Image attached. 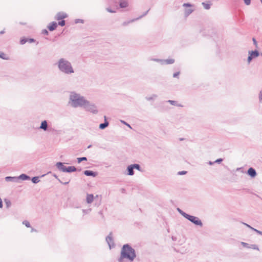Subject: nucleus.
<instances>
[{
  "mask_svg": "<svg viewBox=\"0 0 262 262\" xmlns=\"http://www.w3.org/2000/svg\"><path fill=\"white\" fill-rule=\"evenodd\" d=\"M136 257L135 250L129 244L124 245L121 250L120 256L118 259V262H124V259L129 261H134Z\"/></svg>",
  "mask_w": 262,
  "mask_h": 262,
  "instance_id": "obj_1",
  "label": "nucleus"
},
{
  "mask_svg": "<svg viewBox=\"0 0 262 262\" xmlns=\"http://www.w3.org/2000/svg\"><path fill=\"white\" fill-rule=\"evenodd\" d=\"M58 70L66 75H71L74 73V69L70 61L64 58H59L56 63Z\"/></svg>",
  "mask_w": 262,
  "mask_h": 262,
  "instance_id": "obj_2",
  "label": "nucleus"
},
{
  "mask_svg": "<svg viewBox=\"0 0 262 262\" xmlns=\"http://www.w3.org/2000/svg\"><path fill=\"white\" fill-rule=\"evenodd\" d=\"M70 103L73 107H83L86 103L85 98L75 92H71L69 96Z\"/></svg>",
  "mask_w": 262,
  "mask_h": 262,
  "instance_id": "obj_3",
  "label": "nucleus"
},
{
  "mask_svg": "<svg viewBox=\"0 0 262 262\" xmlns=\"http://www.w3.org/2000/svg\"><path fill=\"white\" fill-rule=\"evenodd\" d=\"M56 166L60 171L66 172H72L77 170L75 166H71L66 167L64 165L63 163L60 162H57L56 164Z\"/></svg>",
  "mask_w": 262,
  "mask_h": 262,
  "instance_id": "obj_4",
  "label": "nucleus"
},
{
  "mask_svg": "<svg viewBox=\"0 0 262 262\" xmlns=\"http://www.w3.org/2000/svg\"><path fill=\"white\" fill-rule=\"evenodd\" d=\"M83 108H84L85 111L91 112L94 114H97L98 112L97 106L95 104L90 102L88 100H86V103L84 105Z\"/></svg>",
  "mask_w": 262,
  "mask_h": 262,
  "instance_id": "obj_5",
  "label": "nucleus"
},
{
  "mask_svg": "<svg viewBox=\"0 0 262 262\" xmlns=\"http://www.w3.org/2000/svg\"><path fill=\"white\" fill-rule=\"evenodd\" d=\"M185 219H187L188 221H189L190 222L192 223L193 224H194L195 226H198L200 227H203V223L201 221V220L197 216L191 215L189 214H188L186 215Z\"/></svg>",
  "mask_w": 262,
  "mask_h": 262,
  "instance_id": "obj_6",
  "label": "nucleus"
},
{
  "mask_svg": "<svg viewBox=\"0 0 262 262\" xmlns=\"http://www.w3.org/2000/svg\"><path fill=\"white\" fill-rule=\"evenodd\" d=\"M259 55V52L257 50L254 51H248V57L247 58V63L250 64L251 61L258 57Z\"/></svg>",
  "mask_w": 262,
  "mask_h": 262,
  "instance_id": "obj_7",
  "label": "nucleus"
},
{
  "mask_svg": "<svg viewBox=\"0 0 262 262\" xmlns=\"http://www.w3.org/2000/svg\"><path fill=\"white\" fill-rule=\"evenodd\" d=\"M106 241L110 247V249H112V248L114 247L115 244L113 238V234L112 232H111L108 234V235L106 237Z\"/></svg>",
  "mask_w": 262,
  "mask_h": 262,
  "instance_id": "obj_8",
  "label": "nucleus"
},
{
  "mask_svg": "<svg viewBox=\"0 0 262 262\" xmlns=\"http://www.w3.org/2000/svg\"><path fill=\"white\" fill-rule=\"evenodd\" d=\"M149 9L147 11H146L143 15H141L139 17H137L136 18H134V19H131V20H128V21H124L122 23V26H127L128 24H129L130 23H133V22H134V21H135L136 20H137L141 18L142 17L145 16V15H146L147 14L148 12H149Z\"/></svg>",
  "mask_w": 262,
  "mask_h": 262,
  "instance_id": "obj_9",
  "label": "nucleus"
},
{
  "mask_svg": "<svg viewBox=\"0 0 262 262\" xmlns=\"http://www.w3.org/2000/svg\"><path fill=\"white\" fill-rule=\"evenodd\" d=\"M68 17V14L63 12H60L57 13L55 18L57 20L63 19Z\"/></svg>",
  "mask_w": 262,
  "mask_h": 262,
  "instance_id": "obj_10",
  "label": "nucleus"
},
{
  "mask_svg": "<svg viewBox=\"0 0 262 262\" xmlns=\"http://www.w3.org/2000/svg\"><path fill=\"white\" fill-rule=\"evenodd\" d=\"M57 25H58V24L56 22L52 21L51 23H50L49 24V25L48 26V29L50 31H53L56 29V28L57 27Z\"/></svg>",
  "mask_w": 262,
  "mask_h": 262,
  "instance_id": "obj_11",
  "label": "nucleus"
},
{
  "mask_svg": "<svg viewBox=\"0 0 262 262\" xmlns=\"http://www.w3.org/2000/svg\"><path fill=\"white\" fill-rule=\"evenodd\" d=\"M134 167L132 164L128 165L126 168V174L128 176H133L134 174Z\"/></svg>",
  "mask_w": 262,
  "mask_h": 262,
  "instance_id": "obj_12",
  "label": "nucleus"
},
{
  "mask_svg": "<svg viewBox=\"0 0 262 262\" xmlns=\"http://www.w3.org/2000/svg\"><path fill=\"white\" fill-rule=\"evenodd\" d=\"M247 173L252 178H254L256 176V170L252 167H250L248 169Z\"/></svg>",
  "mask_w": 262,
  "mask_h": 262,
  "instance_id": "obj_13",
  "label": "nucleus"
},
{
  "mask_svg": "<svg viewBox=\"0 0 262 262\" xmlns=\"http://www.w3.org/2000/svg\"><path fill=\"white\" fill-rule=\"evenodd\" d=\"M35 41V40L33 38H24L20 39V43L21 45H24L27 42H29V43H32Z\"/></svg>",
  "mask_w": 262,
  "mask_h": 262,
  "instance_id": "obj_14",
  "label": "nucleus"
},
{
  "mask_svg": "<svg viewBox=\"0 0 262 262\" xmlns=\"http://www.w3.org/2000/svg\"><path fill=\"white\" fill-rule=\"evenodd\" d=\"M119 6L121 8H125L128 6V3L127 0H120Z\"/></svg>",
  "mask_w": 262,
  "mask_h": 262,
  "instance_id": "obj_15",
  "label": "nucleus"
},
{
  "mask_svg": "<svg viewBox=\"0 0 262 262\" xmlns=\"http://www.w3.org/2000/svg\"><path fill=\"white\" fill-rule=\"evenodd\" d=\"M39 128L46 131L48 129V123L46 120H44L41 122V124L39 126Z\"/></svg>",
  "mask_w": 262,
  "mask_h": 262,
  "instance_id": "obj_16",
  "label": "nucleus"
},
{
  "mask_svg": "<svg viewBox=\"0 0 262 262\" xmlns=\"http://www.w3.org/2000/svg\"><path fill=\"white\" fill-rule=\"evenodd\" d=\"M83 173L86 176H92L93 177H95L97 176L96 172L91 170H85Z\"/></svg>",
  "mask_w": 262,
  "mask_h": 262,
  "instance_id": "obj_17",
  "label": "nucleus"
},
{
  "mask_svg": "<svg viewBox=\"0 0 262 262\" xmlns=\"http://www.w3.org/2000/svg\"><path fill=\"white\" fill-rule=\"evenodd\" d=\"M175 60L174 59L169 58L167 59H163L162 65L164 64H171L174 62Z\"/></svg>",
  "mask_w": 262,
  "mask_h": 262,
  "instance_id": "obj_18",
  "label": "nucleus"
},
{
  "mask_svg": "<svg viewBox=\"0 0 262 262\" xmlns=\"http://www.w3.org/2000/svg\"><path fill=\"white\" fill-rule=\"evenodd\" d=\"M86 200L87 203H92L94 200V195L92 194H88L86 195Z\"/></svg>",
  "mask_w": 262,
  "mask_h": 262,
  "instance_id": "obj_19",
  "label": "nucleus"
},
{
  "mask_svg": "<svg viewBox=\"0 0 262 262\" xmlns=\"http://www.w3.org/2000/svg\"><path fill=\"white\" fill-rule=\"evenodd\" d=\"M194 11V9L191 8L186 9L185 10V16L188 17L190 14Z\"/></svg>",
  "mask_w": 262,
  "mask_h": 262,
  "instance_id": "obj_20",
  "label": "nucleus"
},
{
  "mask_svg": "<svg viewBox=\"0 0 262 262\" xmlns=\"http://www.w3.org/2000/svg\"><path fill=\"white\" fill-rule=\"evenodd\" d=\"M109 123L106 120V118L105 117V122L103 123H101L99 125V128L101 129H103L105 128H106L107 126H108Z\"/></svg>",
  "mask_w": 262,
  "mask_h": 262,
  "instance_id": "obj_21",
  "label": "nucleus"
},
{
  "mask_svg": "<svg viewBox=\"0 0 262 262\" xmlns=\"http://www.w3.org/2000/svg\"><path fill=\"white\" fill-rule=\"evenodd\" d=\"M167 102L169 103L170 104L174 105V106H177L179 107H183V105L181 104H179L177 101L174 100H168Z\"/></svg>",
  "mask_w": 262,
  "mask_h": 262,
  "instance_id": "obj_22",
  "label": "nucleus"
},
{
  "mask_svg": "<svg viewBox=\"0 0 262 262\" xmlns=\"http://www.w3.org/2000/svg\"><path fill=\"white\" fill-rule=\"evenodd\" d=\"M17 178L23 180H29L30 179V177L26 174H21Z\"/></svg>",
  "mask_w": 262,
  "mask_h": 262,
  "instance_id": "obj_23",
  "label": "nucleus"
},
{
  "mask_svg": "<svg viewBox=\"0 0 262 262\" xmlns=\"http://www.w3.org/2000/svg\"><path fill=\"white\" fill-rule=\"evenodd\" d=\"M5 180L7 182L9 181H16L17 180H18L17 177H6L5 178Z\"/></svg>",
  "mask_w": 262,
  "mask_h": 262,
  "instance_id": "obj_24",
  "label": "nucleus"
},
{
  "mask_svg": "<svg viewBox=\"0 0 262 262\" xmlns=\"http://www.w3.org/2000/svg\"><path fill=\"white\" fill-rule=\"evenodd\" d=\"M4 202L5 203L6 207L7 208H9V207H11L12 204H11V202L10 200L8 199H5L4 200Z\"/></svg>",
  "mask_w": 262,
  "mask_h": 262,
  "instance_id": "obj_25",
  "label": "nucleus"
},
{
  "mask_svg": "<svg viewBox=\"0 0 262 262\" xmlns=\"http://www.w3.org/2000/svg\"><path fill=\"white\" fill-rule=\"evenodd\" d=\"M157 97V95L156 94H152L151 96L146 97L145 99L147 101H151L155 99Z\"/></svg>",
  "mask_w": 262,
  "mask_h": 262,
  "instance_id": "obj_26",
  "label": "nucleus"
},
{
  "mask_svg": "<svg viewBox=\"0 0 262 262\" xmlns=\"http://www.w3.org/2000/svg\"><path fill=\"white\" fill-rule=\"evenodd\" d=\"M202 5L203 6L204 9L206 10H209L210 8L211 4L210 3L203 2L202 3Z\"/></svg>",
  "mask_w": 262,
  "mask_h": 262,
  "instance_id": "obj_27",
  "label": "nucleus"
},
{
  "mask_svg": "<svg viewBox=\"0 0 262 262\" xmlns=\"http://www.w3.org/2000/svg\"><path fill=\"white\" fill-rule=\"evenodd\" d=\"M133 167H134V169H137L140 171H141L142 170H141V166L139 164H132Z\"/></svg>",
  "mask_w": 262,
  "mask_h": 262,
  "instance_id": "obj_28",
  "label": "nucleus"
},
{
  "mask_svg": "<svg viewBox=\"0 0 262 262\" xmlns=\"http://www.w3.org/2000/svg\"><path fill=\"white\" fill-rule=\"evenodd\" d=\"M177 210L185 218H186V217L187 216L186 215H187L188 214L185 213V212H184L183 211H182L181 209H180L179 208L177 209Z\"/></svg>",
  "mask_w": 262,
  "mask_h": 262,
  "instance_id": "obj_29",
  "label": "nucleus"
},
{
  "mask_svg": "<svg viewBox=\"0 0 262 262\" xmlns=\"http://www.w3.org/2000/svg\"><path fill=\"white\" fill-rule=\"evenodd\" d=\"M32 182L36 184L39 182V179L38 177H34L31 179Z\"/></svg>",
  "mask_w": 262,
  "mask_h": 262,
  "instance_id": "obj_30",
  "label": "nucleus"
},
{
  "mask_svg": "<svg viewBox=\"0 0 262 262\" xmlns=\"http://www.w3.org/2000/svg\"><path fill=\"white\" fill-rule=\"evenodd\" d=\"M150 60L159 62L162 65L163 63V59H158V58H151Z\"/></svg>",
  "mask_w": 262,
  "mask_h": 262,
  "instance_id": "obj_31",
  "label": "nucleus"
},
{
  "mask_svg": "<svg viewBox=\"0 0 262 262\" xmlns=\"http://www.w3.org/2000/svg\"><path fill=\"white\" fill-rule=\"evenodd\" d=\"M77 162L78 163H80L81 162L83 161H87V158L86 157H81V158H78L77 159Z\"/></svg>",
  "mask_w": 262,
  "mask_h": 262,
  "instance_id": "obj_32",
  "label": "nucleus"
},
{
  "mask_svg": "<svg viewBox=\"0 0 262 262\" xmlns=\"http://www.w3.org/2000/svg\"><path fill=\"white\" fill-rule=\"evenodd\" d=\"M0 58L3 59H8V58L6 56V54L3 52H0Z\"/></svg>",
  "mask_w": 262,
  "mask_h": 262,
  "instance_id": "obj_33",
  "label": "nucleus"
},
{
  "mask_svg": "<svg viewBox=\"0 0 262 262\" xmlns=\"http://www.w3.org/2000/svg\"><path fill=\"white\" fill-rule=\"evenodd\" d=\"M23 225H25L27 227H31L29 221L25 220L23 222Z\"/></svg>",
  "mask_w": 262,
  "mask_h": 262,
  "instance_id": "obj_34",
  "label": "nucleus"
},
{
  "mask_svg": "<svg viewBox=\"0 0 262 262\" xmlns=\"http://www.w3.org/2000/svg\"><path fill=\"white\" fill-rule=\"evenodd\" d=\"M91 208H89L88 209H82V212L84 213V214H86L89 213L91 211Z\"/></svg>",
  "mask_w": 262,
  "mask_h": 262,
  "instance_id": "obj_35",
  "label": "nucleus"
},
{
  "mask_svg": "<svg viewBox=\"0 0 262 262\" xmlns=\"http://www.w3.org/2000/svg\"><path fill=\"white\" fill-rule=\"evenodd\" d=\"M250 248H252L253 249L259 250V248H258V246L256 245H255V244L251 245L250 246Z\"/></svg>",
  "mask_w": 262,
  "mask_h": 262,
  "instance_id": "obj_36",
  "label": "nucleus"
},
{
  "mask_svg": "<svg viewBox=\"0 0 262 262\" xmlns=\"http://www.w3.org/2000/svg\"><path fill=\"white\" fill-rule=\"evenodd\" d=\"M65 20L62 19L60 21H59L57 24L61 26H64L65 25Z\"/></svg>",
  "mask_w": 262,
  "mask_h": 262,
  "instance_id": "obj_37",
  "label": "nucleus"
},
{
  "mask_svg": "<svg viewBox=\"0 0 262 262\" xmlns=\"http://www.w3.org/2000/svg\"><path fill=\"white\" fill-rule=\"evenodd\" d=\"M84 23V20L81 19H76L75 20V23L78 24V23H82L83 24Z\"/></svg>",
  "mask_w": 262,
  "mask_h": 262,
  "instance_id": "obj_38",
  "label": "nucleus"
},
{
  "mask_svg": "<svg viewBox=\"0 0 262 262\" xmlns=\"http://www.w3.org/2000/svg\"><path fill=\"white\" fill-rule=\"evenodd\" d=\"M258 99L259 102L262 103V91H260L259 93Z\"/></svg>",
  "mask_w": 262,
  "mask_h": 262,
  "instance_id": "obj_39",
  "label": "nucleus"
},
{
  "mask_svg": "<svg viewBox=\"0 0 262 262\" xmlns=\"http://www.w3.org/2000/svg\"><path fill=\"white\" fill-rule=\"evenodd\" d=\"M106 10V11H107V12H110V13H116V11L115 10H113V9H111V8H107Z\"/></svg>",
  "mask_w": 262,
  "mask_h": 262,
  "instance_id": "obj_40",
  "label": "nucleus"
},
{
  "mask_svg": "<svg viewBox=\"0 0 262 262\" xmlns=\"http://www.w3.org/2000/svg\"><path fill=\"white\" fill-rule=\"evenodd\" d=\"M241 244L244 247H246V248H250V246H249V244L246 243H245V242H241Z\"/></svg>",
  "mask_w": 262,
  "mask_h": 262,
  "instance_id": "obj_41",
  "label": "nucleus"
},
{
  "mask_svg": "<svg viewBox=\"0 0 262 262\" xmlns=\"http://www.w3.org/2000/svg\"><path fill=\"white\" fill-rule=\"evenodd\" d=\"M180 74V72H177L174 73L173 74V77H174V78H179V76Z\"/></svg>",
  "mask_w": 262,
  "mask_h": 262,
  "instance_id": "obj_42",
  "label": "nucleus"
},
{
  "mask_svg": "<svg viewBox=\"0 0 262 262\" xmlns=\"http://www.w3.org/2000/svg\"><path fill=\"white\" fill-rule=\"evenodd\" d=\"M183 7H191L193 6L192 5L189 4V3H184L183 5Z\"/></svg>",
  "mask_w": 262,
  "mask_h": 262,
  "instance_id": "obj_43",
  "label": "nucleus"
},
{
  "mask_svg": "<svg viewBox=\"0 0 262 262\" xmlns=\"http://www.w3.org/2000/svg\"><path fill=\"white\" fill-rule=\"evenodd\" d=\"M244 225H245V226H246L247 227L249 228L250 229L252 230L253 231H254V230L255 229V228H253L252 227L250 226L249 225L246 224V223H242Z\"/></svg>",
  "mask_w": 262,
  "mask_h": 262,
  "instance_id": "obj_44",
  "label": "nucleus"
},
{
  "mask_svg": "<svg viewBox=\"0 0 262 262\" xmlns=\"http://www.w3.org/2000/svg\"><path fill=\"white\" fill-rule=\"evenodd\" d=\"M121 122L125 125H126L127 126H128L129 128H132V127L131 126L128 124L127 123H126L125 121H123V120H121Z\"/></svg>",
  "mask_w": 262,
  "mask_h": 262,
  "instance_id": "obj_45",
  "label": "nucleus"
},
{
  "mask_svg": "<svg viewBox=\"0 0 262 262\" xmlns=\"http://www.w3.org/2000/svg\"><path fill=\"white\" fill-rule=\"evenodd\" d=\"M222 161H223V159L220 158V159H218L216 160L215 161L213 162V163H220Z\"/></svg>",
  "mask_w": 262,
  "mask_h": 262,
  "instance_id": "obj_46",
  "label": "nucleus"
},
{
  "mask_svg": "<svg viewBox=\"0 0 262 262\" xmlns=\"http://www.w3.org/2000/svg\"><path fill=\"white\" fill-rule=\"evenodd\" d=\"M244 3L246 5H249L251 3V0H244Z\"/></svg>",
  "mask_w": 262,
  "mask_h": 262,
  "instance_id": "obj_47",
  "label": "nucleus"
},
{
  "mask_svg": "<svg viewBox=\"0 0 262 262\" xmlns=\"http://www.w3.org/2000/svg\"><path fill=\"white\" fill-rule=\"evenodd\" d=\"M42 34L46 35H48L49 34V32L46 29H43L42 31Z\"/></svg>",
  "mask_w": 262,
  "mask_h": 262,
  "instance_id": "obj_48",
  "label": "nucleus"
},
{
  "mask_svg": "<svg viewBox=\"0 0 262 262\" xmlns=\"http://www.w3.org/2000/svg\"><path fill=\"white\" fill-rule=\"evenodd\" d=\"M186 173H187L186 171H181L178 172V174L179 175H184V174H185Z\"/></svg>",
  "mask_w": 262,
  "mask_h": 262,
  "instance_id": "obj_49",
  "label": "nucleus"
},
{
  "mask_svg": "<svg viewBox=\"0 0 262 262\" xmlns=\"http://www.w3.org/2000/svg\"><path fill=\"white\" fill-rule=\"evenodd\" d=\"M252 41H253V42L254 45L255 46V47H257V41L256 40L255 38H252Z\"/></svg>",
  "mask_w": 262,
  "mask_h": 262,
  "instance_id": "obj_50",
  "label": "nucleus"
},
{
  "mask_svg": "<svg viewBox=\"0 0 262 262\" xmlns=\"http://www.w3.org/2000/svg\"><path fill=\"white\" fill-rule=\"evenodd\" d=\"M254 231H255V232H256L257 234H259V235H262V231H259V230H257L256 229H255L254 230Z\"/></svg>",
  "mask_w": 262,
  "mask_h": 262,
  "instance_id": "obj_51",
  "label": "nucleus"
},
{
  "mask_svg": "<svg viewBox=\"0 0 262 262\" xmlns=\"http://www.w3.org/2000/svg\"><path fill=\"white\" fill-rule=\"evenodd\" d=\"M59 181L61 183H62V184H63V185H67V184H68L69 183V182H70V180H69V181H67V182H61V181H60L59 180Z\"/></svg>",
  "mask_w": 262,
  "mask_h": 262,
  "instance_id": "obj_52",
  "label": "nucleus"
},
{
  "mask_svg": "<svg viewBox=\"0 0 262 262\" xmlns=\"http://www.w3.org/2000/svg\"><path fill=\"white\" fill-rule=\"evenodd\" d=\"M5 32V29H4L3 30H2V31H0V34L2 35V34H4Z\"/></svg>",
  "mask_w": 262,
  "mask_h": 262,
  "instance_id": "obj_53",
  "label": "nucleus"
},
{
  "mask_svg": "<svg viewBox=\"0 0 262 262\" xmlns=\"http://www.w3.org/2000/svg\"><path fill=\"white\" fill-rule=\"evenodd\" d=\"M208 163V164H209V165H213V164H214L215 163H213V162L209 161Z\"/></svg>",
  "mask_w": 262,
  "mask_h": 262,
  "instance_id": "obj_54",
  "label": "nucleus"
},
{
  "mask_svg": "<svg viewBox=\"0 0 262 262\" xmlns=\"http://www.w3.org/2000/svg\"><path fill=\"white\" fill-rule=\"evenodd\" d=\"M35 231V230L34 228H32V229H31V232H33V231Z\"/></svg>",
  "mask_w": 262,
  "mask_h": 262,
  "instance_id": "obj_55",
  "label": "nucleus"
},
{
  "mask_svg": "<svg viewBox=\"0 0 262 262\" xmlns=\"http://www.w3.org/2000/svg\"><path fill=\"white\" fill-rule=\"evenodd\" d=\"M99 213H100V214H102V211H100V212H99Z\"/></svg>",
  "mask_w": 262,
  "mask_h": 262,
  "instance_id": "obj_56",
  "label": "nucleus"
},
{
  "mask_svg": "<svg viewBox=\"0 0 262 262\" xmlns=\"http://www.w3.org/2000/svg\"><path fill=\"white\" fill-rule=\"evenodd\" d=\"M91 147V145H89V146H88V148H90Z\"/></svg>",
  "mask_w": 262,
  "mask_h": 262,
  "instance_id": "obj_57",
  "label": "nucleus"
}]
</instances>
